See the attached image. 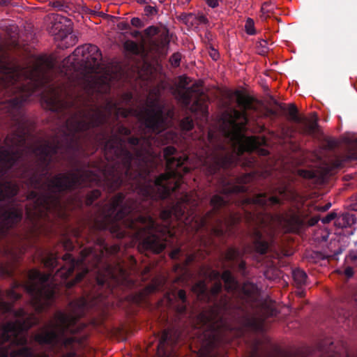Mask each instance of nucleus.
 I'll return each mask as SVG.
<instances>
[{
	"instance_id": "4be33fe9",
	"label": "nucleus",
	"mask_w": 357,
	"mask_h": 357,
	"mask_svg": "<svg viewBox=\"0 0 357 357\" xmlns=\"http://www.w3.org/2000/svg\"><path fill=\"white\" fill-rule=\"evenodd\" d=\"M348 264L357 267V250H351L345 259Z\"/></svg>"
},
{
	"instance_id": "c85d7f7f",
	"label": "nucleus",
	"mask_w": 357,
	"mask_h": 357,
	"mask_svg": "<svg viewBox=\"0 0 357 357\" xmlns=\"http://www.w3.org/2000/svg\"><path fill=\"white\" fill-rule=\"evenodd\" d=\"M133 96L131 92H126L121 95V102L126 104L130 105L132 100Z\"/></svg>"
},
{
	"instance_id": "e433bc0d",
	"label": "nucleus",
	"mask_w": 357,
	"mask_h": 357,
	"mask_svg": "<svg viewBox=\"0 0 357 357\" xmlns=\"http://www.w3.org/2000/svg\"><path fill=\"white\" fill-rule=\"evenodd\" d=\"M210 57L214 60L216 61L219 58V52L215 50L214 48H211L208 52Z\"/></svg>"
},
{
	"instance_id": "cd10ccee",
	"label": "nucleus",
	"mask_w": 357,
	"mask_h": 357,
	"mask_svg": "<svg viewBox=\"0 0 357 357\" xmlns=\"http://www.w3.org/2000/svg\"><path fill=\"white\" fill-rule=\"evenodd\" d=\"M337 214L335 211H331L329 213H328L325 217L322 218L321 219L323 224H328L330 223L332 220H336L337 218Z\"/></svg>"
},
{
	"instance_id": "c9c22d12",
	"label": "nucleus",
	"mask_w": 357,
	"mask_h": 357,
	"mask_svg": "<svg viewBox=\"0 0 357 357\" xmlns=\"http://www.w3.org/2000/svg\"><path fill=\"white\" fill-rule=\"evenodd\" d=\"M131 24L135 27H142L144 26L142 20L138 17H133L130 21Z\"/></svg>"
},
{
	"instance_id": "c03bdc74",
	"label": "nucleus",
	"mask_w": 357,
	"mask_h": 357,
	"mask_svg": "<svg viewBox=\"0 0 357 357\" xmlns=\"http://www.w3.org/2000/svg\"><path fill=\"white\" fill-rule=\"evenodd\" d=\"M10 44L13 46H17V43L15 38L14 36H12V39H11V42H10Z\"/></svg>"
},
{
	"instance_id": "2eb2a0df",
	"label": "nucleus",
	"mask_w": 357,
	"mask_h": 357,
	"mask_svg": "<svg viewBox=\"0 0 357 357\" xmlns=\"http://www.w3.org/2000/svg\"><path fill=\"white\" fill-rule=\"evenodd\" d=\"M125 50L132 54L139 55L141 54L142 59L144 62V67H147L149 65L145 63L144 57L145 54L146 53L147 49L144 50V48L140 45H139L137 43L132 40H127L124 43Z\"/></svg>"
},
{
	"instance_id": "37998d69",
	"label": "nucleus",
	"mask_w": 357,
	"mask_h": 357,
	"mask_svg": "<svg viewBox=\"0 0 357 357\" xmlns=\"http://www.w3.org/2000/svg\"><path fill=\"white\" fill-rule=\"evenodd\" d=\"M131 134L130 130L124 126V136H128Z\"/></svg>"
},
{
	"instance_id": "473e14b6",
	"label": "nucleus",
	"mask_w": 357,
	"mask_h": 357,
	"mask_svg": "<svg viewBox=\"0 0 357 357\" xmlns=\"http://www.w3.org/2000/svg\"><path fill=\"white\" fill-rule=\"evenodd\" d=\"M60 246L66 250H71L74 248L73 242L68 239L65 240L63 243H61Z\"/></svg>"
},
{
	"instance_id": "1a4fd4ad",
	"label": "nucleus",
	"mask_w": 357,
	"mask_h": 357,
	"mask_svg": "<svg viewBox=\"0 0 357 357\" xmlns=\"http://www.w3.org/2000/svg\"><path fill=\"white\" fill-rule=\"evenodd\" d=\"M0 275L11 278L14 275L15 269L20 261L18 254L8 246L1 249Z\"/></svg>"
},
{
	"instance_id": "603ef678",
	"label": "nucleus",
	"mask_w": 357,
	"mask_h": 357,
	"mask_svg": "<svg viewBox=\"0 0 357 357\" xmlns=\"http://www.w3.org/2000/svg\"><path fill=\"white\" fill-rule=\"evenodd\" d=\"M11 29H12L13 31H15L17 30V27H16V26H13L11 27Z\"/></svg>"
},
{
	"instance_id": "6e6d98bb",
	"label": "nucleus",
	"mask_w": 357,
	"mask_h": 357,
	"mask_svg": "<svg viewBox=\"0 0 357 357\" xmlns=\"http://www.w3.org/2000/svg\"><path fill=\"white\" fill-rule=\"evenodd\" d=\"M281 109H282V110H284V109H285V108H284V107H282V106H281Z\"/></svg>"
},
{
	"instance_id": "f3484780",
	"label": "nucleus",
	"mask_w": 357,
	"mask_h": 357,
	"mask_svg": "<svg viewBox=\"0 0 357 357\" xmlns=\"http://www.w3.org/2000/svg\"><path fill=\"white\" fill-rule=\"evenodd\" d=\"M356 218L353 213H344L339 215L336 220L335 221V224L340 227H351V225L356 223Z\"/></svg>"
},
{
	"instance_id": "7c9ffc66",
	"label": "nucleus",
	"mask_w": 357,
	"mask_h": 357,
	"mask_svg": "<svg viewBox=\"0 0 357 357\" xmlns=\"http://www.w3.org/2000/svg\"><path fill=\"white\" fill-rule=\"evenodd\" d=\"M144 12L146 16H153L157 14L158 9L155 6H146Z\"/></svg>"
},
{
	"instance_id": "6e6552de",
	"label": "nucleus",
	"mask_w": 357,
	"mask_h": 357,
	"mask_svg": "<svg viewBox=\"0 0 357 357\" xmlns=\"http://www.w3.org/2000/svg\"><path fill=\"white\" fill-rule=\"evenodd\" d=\"M68 22V20L66 17L55 15L52 16L50 25L48 28L51 34L55 36L58 35L59 37L61 38L62 41L67 44L66 45H65V47H68L76 43L75 37L69 32L70 29L68 28L66 24ZM61 46H64V45L62 44Z\"/></svg>"
},
{
	"instance_id": "5701e85b",
	"label": "nucleus",
	"mask_w": 357,
	"mask_h": 357,
	"mask_svg": "<svg viewBox=\"0 0 357 357\" xmlns=\"http://www.w3.org/2000/svg\"><path fill=\"white\" fill-rule=\"evenodd\" d=\"M257 51L259 54L264 55L268 51V43L266 40H261L257 43Z\"/></svg>"
},
{
	"instance_id": "9b49d317",
	"label": "nucleus",
	"mask_w": 357,
	"mask_h": 357,
	"mask_svg": "<svg viewBox=\"0 0 357 357\" xmlns=\"http://www.w3.org/2000/svg\"><path fill=\"white\" fill-rule=\"evenodd\" d=\"M244 252L241 251L238 248L235 247H229L225 252L222 253V257L225 260L228 262H231V268H236V271L243 276H246L247 268L246 263L243 260Z\"/></svg>"
},
{
	"instance_id": "ea45409f",
	"label": "nucleus",
	"mask_w": 357,
	"mask_h": 357,
	"mask_svg": "<svg viewBox=\"0 0 357 357\" xmlns=\"http://www.w3.org/2000/svg\"><path fill=\"white\" fill-rule=\"evenodd\" d=\"M118 27L121 30H127L129 28V24L125 22H121L119 23Z\"/></svg>"
},
{
	"instance_id": "b1692460",
	"label": "nucleus",
	"mask_w": 357,
	"mask_h": 357,
	"mask_svg": "<svg viewBox=\"0 0 357 357\" xmlns=\"http://www.w3.org/2000/svg\"><path fill=\"white\" fill-rule=\"evenodd\" d=\"M52 6L56 10L67 12L70 9L68 4L61 1H56L52 3Z\"/></svg>"
},
{
	"instance_id": "a19ab883",
	"label": "nucleus",
	"mask_w": 357,
	"mask_h": 357,
	"mask_svg": "<svg viewBox=\"0 0 357 357\" xmlns=\"http://www.w3.org/2000/svg\"><path fill=\"white\" fill-rule=\"evenodd\" d=\"M157 289H158V287L155 285H150L147 288V290H148L149 293L154 292Z\"/></svg>"
},
{
	"instance_id": "49530a36",
	"label": "nucleus",
	"mask_w": 357,
	"mask_h": 357,
	"mask_svg": "<svg viewBox=\"0 0 357 357\" xmlns=\"http://www.w3.org/2000/svg\"><path fill=\"white\" fill-rule=\"evenodd\" d=\"M137 1L139 3H145V4H148L151 2V0H137Z\"/></svg>"
},
{
	"instance_id": "a211bd4d",
	"label": "nucleus",
	"mask_w": 357,
	"mask_h": 357,
	"mask_svg": "<svg viewBox=\"0 0 357 357\" xmlns=\"http://www.w3.org/2000/svg\"><path fill=\"white\" fill-rule=\"evenodd\" d=\"M343 249L338 246L337 249L335 250L333 253L324 255L320 252H314L311 256L312 258L317 259H328L329 260H337L338 259V256L342 254Z\"/></svg>"
},
{
	"instance_id": "20e7f679",
	"label": "nucleus",
	"mask_w": 357,
	"mask_h": 357,
	"mask_svg": "<svg viewBox=\"0 0 357 357\" xmlns=\"http://www.w3.org/2000/svg\"><path fill=\"white\" fill-rule=\"evenodd\" d=\"M0 290V357H50L46 351L35 352L25 344L23 333L38 324V319L23 309L16 310L11 303L6 302Z\"/></svg>"
},
{
	"instance_id": "aec40b11",
	"label": "nucleus",
	"mask_w": 357,
	"mask_h": 357,
	"mask_svg": "<svg viewBox=\"0 0 357 357\" xmlns=\"http://www.w3.org/2000/svg\"><path fill=\"white\" fill-rule=\"evenodd\" d=\"M101 195V192L99 190H92L86 193L85 198V204L86 206H89L93 204L94 201L97 199Z\"/></svg>"
},
{
	"instance_id": "6ab92c4d",
	"label": "nucleus",
	"mask_w": 357,
	"mask_h": 357,
	"mask_svg": "<svg viewBox=\"0 0 357 357\" xmlns=\"http://www.w3.org/2000/svg\"><path fill=\"white\" fill-rule=\"evenodd\" d=\"M292 276L294 282L299 287H301L305 284L306 279L307 278L305 272L299 268L293 271Z\"/></svg>"
},
{
	"instance_id": "3c124183",
	"label": "nucleus",
	"mask_w": 357,
	"mask_h": 357,
	"mask_svg": "<svg viewBox=\"0 0 357 357\" xmlns=\"http://www.w3.org/2000/svg\"><path fill=\"white\" fill-rule=\"evenodd\" d=\"M140 70H145L144 72L145 73H148L149 72V70H151V68H139Z\"/></svg>"
},
{
	"instance_id": "bb28decb",
	"label": "nucleus",
	"mask_w": 357,
	"mask_h": 357,
	"mask_svg": "<svg viewBox=\"0 0 357 357\" xmlns=\"http://www.w3.org/2000/svg\"><path fill=\"white\" fill-rule=\"evenodd\" d=\"M298 174L300 176L307 179H313L316 177V174L314 172L306 169H300Z\"/></svg>"
},
{
	"instance_id": "4d7b16f0",
	"label": "nucleus",
	"mask_w": 357,
	"mask_h": 357,
	"mask_svg": "<svg viewBox=\"0 0 357 357\" xmlns=\"http://www.w3.org/2000/svg\"><path fill=\"white\" fill-rule=\"evenodd\" d=\"M160 2L162 3L165 0H159Z\"/></svg>"
},
{
	"instance_id": "a18cd8bd",
	"label": "nucleus",
	"mask_w": 357,
	"mask_h": 357,
	"mask_svg": "<svg viewBox=\"0 0 357 357\" xmlns=\"http://www.w3.org/2000/svg\"><path fill=\"white\" fill-rule=\"evenodd\" d=\"M199 21H200L201 22H203V23H206L208 20H207V18H206L205 16H203V15H202V16H201V17H199Z\"/></svg>"
},
{
	"instance_id": "a878e982",
	"label": "nucleus",
	"mask_w": 357,
	"mask_h": 357,
	"mask_svg": "<svg viewBox=\"0 0 357 357\" xmlns=\"http://www.w3.org/2000/svg\"><path fill=\"white\" fill-rule=\"evenodd\" d=\"M245 30L249 35H254L255 33V23L252 19H247L245 24Z\"/></svg>"
},
{
	"instance_id": "58836bf2",
	"label": "nucleus",
	"mask_w": 357,
	"mask_h": 357,
	"mask_svg": "<svg viewBox=\"0 0 357 357\" xmlns=\"http://www.w3.org/2000/svg\"><path fill=\"white\" fill-rule=\"evenodd\" d=\"M319 217H317V216H314V217H312L311 218L309 221H308V225L310 226H314L316 224H317V222H319Z\"/></svg>"
},
{
	"instance_id": "f704fd0d",
	"label": "nucleus",
	"mask_w": 357,
	"mask_h": 357,
	"mask_svg": "<svg viewBox=\"0 0 357 357\" xmlns=\"http://www.w3.org/2000/svg\"><path fill=\"white\" fill-rule=\"evenodd\" d=\"M352 265H350L347 266L345 269L343 271V273L346 275L347 278H350L354 275V269L351 266Z\"/></svg>"
},
{
	"instance_id": "c756f323",
	"label": "nucleus",
	"mask_w": 357,
	"mask_h": 357,
	"mask_svg": "<svg viewBox=\"0 0 357 357\" xmlns=\"http://www.w3.org/2000/svg\"><path fill=\"white\" fill-rule=\"evenodd\" d=\"M6 296L13 301H16L21 298V295L17 293L13 289H9L6 291Z\"/></svg>"
},
{
	"instance_id": "9d476101",
	"label": "nucleus",
	"mask_w": 357,
	"mask_h": 357,
	"mask_svg": "<svg viewBox=\"0 0 357 357\" xmlns=\"http://www.w3.org/2000/svg\"><path fill=\"white\" fill-rule=\"evenodd\" d=\"M344 141L347 145L345 154L336 156L331 160V165L333 170L340 169L354 160H357V137H345Z\"/></svg>"
},
{
	"instance_id": "7ed1b4c3",
	"label": "nucleus",
	"mask_w": 357,
	"mask_h": 357,
	"mask_svg": "<svg viewBox=\"0 0 357 357\" xmlns=\"http://www.w3.org/2000/svg\"><path fill=\"white\" fill-rule=\"evenodd\" d=\"M0 67H107L102 54L96 45L77 47L69 56L61 58L56 54H35L26 49L14 50L0 54Z\"/></svg>"
},
{
	"instance_id": "2f4dec72",
	"label": "nucleus",
	"mask_w": 357,
	"mask_h": 357,
	"mask_svg": "<svg viewBox=\"0 0 357 357\" xmlns=\"http://www.w3.org/2000/svg\"><path fill=\"white\" fill-rule=\"evenodd\" d=\"M195 259H196V255L195 254L188 255H186V257H185V258L184 259L183 265L185 266H188L190 264H192L193 261H195Z\"/></svg>"
},
{
	"instance_id": "393cba45",
	"label": "nucleus",
	"mask_w": 357,
	"mask_h": 357,
	"mask_svg": "<svg viewBox=\"0 0 357 357\" xmlns=\"http://www.w3.org/2000/svg\"><path fill=\"white\" fill-rule=\"evenodd\" d=\"M182 56L180 53H174L169 58V63L173 67H178L181 63Z\"/></svg>"
},
{
	"instance_id": "72a5a7b5",
	"label": "nucleus",
	"mask_w": 357,
	"mask_h": 357,
	"mask_svg": "<svg viewBox=\"0 0 357 357\" xmlns=\"http://www.w3.org/2000/svg\"><path fill=\"white\" fill-rule=\"evenodd\" d=\"M182 254V250L180 248H176L173 250L170 254L169 256L172 259H178L181 255Z\"/></svg>"
},
{
	"instance_id": "79ce46f5",
	"label": "nucleus",
	"mask_w": 357,
	"mask_h": 357,
	"mask_svg": "<svg viewBox=\"0 0 357 357\" xmlns=\"http://www.w3.org/2000/svg\"><path fill=\"white\" fill-rule=\"evenodd\" d=\"M331 204L328 203L325 206H321L319 210H320L321 211H326L327 210H328L331 208Z\"/></svg>"
},
{
	"instance_id": "ddd939ff",
	"label": "nucleus",
	"mask_w": 357,
	"mask_h": 357,
	"mask_svg": "<svg viewBox=\"0 0 357 357\" xmlns=\"http://www.w3.org/2000/svg\"><path fill=\"white\" fill-rule=\"evenodd\" d=\"M287 229L290 232H298L304 225V221L296 213H287L281 217Z\"/></svg>"
},
{
	"instance_id": "864d4df0",
	"label": "nucleus",
	"mask_w": 357,
	"mask_h": 357,
	"mask_svg": "<svg viewBox=\"0 0 357 357\" xmlns=\"http://www.w3.org/2000/svg\"><path fill=\"white\" fill-rule=\"evenodd\" d=\"M266 5V3H264L261 8V10L264 11V6Z\"/></svg>"
},
{
	"instance_id": "8fccbe9b",
	"label": "nucleus",
	"mask_w": 357,
	"mask_h": 357,
	"mask_svg": "<svg viewBox=\"0 0 357 357\" xmlns=\"http://www.w3.org/2000/svg\"><path fill=\"white\" fill-rule=\"evenodd\" d=\"M6 3V0H0V5H3Z\"/></svg>"
},
{
	"instance_id": "4468645a",
	"label": "nucleus",
	"mask_w": 357,
	"mask_h": 357,
	"mask_svg": "<svg viewBox=\"0 0 357 357\" xmlns=\"http://www.w3.org/2000/svg\"><path fill=\"white\" fill-rule=\"evenodd\" d=\"M176 343V340L173 338L172 333L169 330H164L159 339V342L157 345L158 351L164 355L166 354V347L167 344H174Z\"/></svg>"
},
{
	"instance_id": "13d9d810",
	"label": "nucleus",
	"mask_w": 357,
	"mask_h": 357,
	"mask_svg": "<svg viewBox=\"0 0 357 357\" xmlns=\"http://www.w3.org/2000/svg\"><path fill=\"white\" fill-rule=\"evenodd\" d=\"M188 1H190V0H187Z\"/></svg>"
},
{
	"instance_id": "412c9836",
	"label": "nucleus",
	"mask_w": 357,
	"mask_h": 357,
	"mask_svg": "<svg viewBox=\"0 0 357 357\" xmlns=\"http://www.w3.org/2000/svg\"><path fill=\"white\" fill-rule=\"evenodd\" d=\"M180 126L182 130L190 131L194 128V122L190 116L184 117L180 122Z\"/></svg>"
},
{
	"instance_id": "4c0bfd02",
	"label": "nucleus",
	"mask_w": 357,
	"mask_h": 357,
	"mask_svg": "<svg viewBox=\"0 0 357 357\" xmlns=\"http://www.w3.org/2000/svg\"><path fill=\"white\" fill-rule=\"evenodd\" d=\"M327 146L330 149H333L337 146V142L335 139H329L327 142Z\"/></svg>"
},
{
	"instance_id": "39448f33",
	"label": "nucleus",
	"mask_w": 357,
	"mask_h": 357,
	"mask_svg": "<svg viewBox=\"0 0 357 357\" xmlns=\"http://www.w3.org/2000/svg\"><path fill=\"white\" fill-rule=\"evenodd\" d=\"M237 104L241 111L234 109L232 113L223 119L222 130L225 139H231L236 142H250L255 144L254 138L245 137L246 125L248 123L247 110L252 108V99L250 96L236 91Z\"/></svg>"
},
{
	"instance_id": "09e8293b",
	"label": "nucleus",
	"mask_w": 357,
	"mask_h": 357,
	"mask_svg": "<svg viewBox=\"0 0 357 357\" xmlns=\"http://www.w3.org/2000/svg\"><path fill=\"white\" fill-rule=\"evenodd\" d=\"M270 175L269 172L268 171H266L263 175L262 176L266 178L267 176H268Z\"/></svg>"
},
{
	"instance_id": "f257e3e1",
	"label": "nucleus",
	"mask_w": 357,
	"mask_h": 357,
	"mask_svg": "<svg viewBox=\"0 0 357 357\" xmlns=\"http://www.w3.org/2000/svg\"><path fill=\"white\" fill-rule=\"evenodd\" d=\"M206 278L215 282L209 289L204 280L196 282L192 289L197 298L210 304L197 316L202 330L201 348L206 357H211L213 350L220 344L227 342L237 333L234 321L255 332H262L264 320L251 315L247 307L259 304L258 287L252 282H244L241 287L230 270L219 271L208 269Z\"/></svg>"
},
{
	"instance_id": "f03ea898",
	"label": "nucleus",
	"mask_w": 357,
	"mask_h": 357,
	"mask_svg": "<svg viewBox=\"0 0 357 357\" xmlns=\"http://www.w3.org/2000/svg\"><path fill=\"white\" fill-rule=\"evenodd\" d=\"M88 301L79 297L71 301L68 305V312L57 311L54 317V329L45 330L35 336L39 344L51 345L52 357H78L77 349L81 344V339L75 335L59 340V335L66 333L76 334L81 331L84 325L79 322L84 316Z\"/></svg>"
},
{
	"instance_id": "f8f14e48",
	"label": "nucleus",
	"mask_w": 357,
	"mask_h": 357,
	"mask_svg": "<svg viewBox=\"0 0 357 357\" xmlns=\"http://www.w3.org/2000/svg\"><path fill=\"white\" fill-rule=\"evenodd\" d=\"M289 114L291 121L296 123H303L301 133L305 135H314L318 128L317 119L309 121L303 119L298 115V109L295 105L291 104L289 107Z\"/></svg>"
},
{
	"instance_id": "dca6fc26",
	"label": "nucleus",
	"mask_w": 357,
	"mask_h": 357,
	"mask_svg": "<svg viewBox=\"0 0 357 357\" xmlns=\"http://www.w3.org/2000/svg\"><path fill=\"white\" fill-rule=\"evenodd\" d=\"M176 300L175 308L176 312L180 315H183L187 312V297L184 290L180 289L174 296Z\"/></svg>"
},
{
	"instance_id": "423d86ee",
	"label": "nucleus",
	"mask_w": 357,
	"mask_h": 357,
	"mask_svg": "<svg viewBox=\"0 0 357 357\" xmlns=\"http://www.w3.org/2000/svg\"><path fill=\"white\" fill-rule=\"evenodd\" d=\"M190 82L189 77L180 76L174 94L184 108L206 121L208 116V97L204 93L202 82H195L189 86Z\"/></svg>"
},
{
	"instance_id": "de8ad7c7",
	"label": "nucleus",
	"mask_w": 357,
	"mask_h": 357,
	"mask_svg": "<svg viewBox=\"0 0 357 357\" xmlns=\"http://www.w3.org/2000/svg\"><path fill=\"white\" fill-rule=\"evenodd\" d=\"M168 303H169V305H174L173 299L169 296H168Z\"/></svg>"
},
{
	"instance_id": "0eeeda50",
	"label": "nucleus",
	"mask_w": 357,
	"mask_h": 357,
	"mask_svg": "<svg viewBox=\"0 0 357 357\" xmlns=\"http://www.w3.org/2000/svg\"><path fill=\"white\" fill-rule=\"evenodd\" d=\"M144 34L151 39L144 59L148 67H158L167 54L169 43V31L164 26H151L144 30Z\"/></svg>"
},
{
	"instance_id": "5fc2aeb1",
	"label": "nucleus",
	"mask_w": 357,
	"mask_h": 357,
	"mask_svg": "<svg viewBox=\"0 0 357 357\" xmlns=\"http://www.w3.org/2000/svg\"><path fill=\"white\" fill-rule=\"evenodd\" d=\"M275 313L274 310H272L271 315H273Z\"/></svg>"
}]
</instances>
